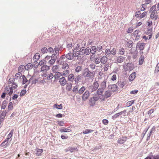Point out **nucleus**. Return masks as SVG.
Wrapping results in <instances>:
<instances>
[{"mask_svg": "<svg viewBox=\"0 0 159 159\" xmlns=\"http://www.w3.org/2000/svg\"><path fill=\"white\" fill-rule=\"evenodd\" d=\"M83 75L84 77H93L94 73L93 72H91L88 69H84L83 73Z\"/></svg>", "mask_w": 159, "mask_h": 159, "instance_id": "obj_1", "label": "nucleus"}, {"mask_svg": "<svg viewBox=\"0 0 159 159\" xmlns=\"http://www.w3.org/2000/svg\"><path fill=\"white\" fill-rule=\"evenodd\" d=\"M112 94L111 91L107 90L105 92L104 94L100 96V99L104 101L105 98H107L110 97Z\"/></svg>", "mask_w": 159, "mask_h": 159, "instance_id": "obj_2", "label": "nucleus"}, {"mask_svg": "<svg viewBox=\"0 0 159 159\" xmlns=\"http://www.w3.org/2000/svg\"><path fill=\"white\" fill-rule=\"evenodd\" d=\"M99 84L97 81L94 82L93 85L89 87V89H91V92H93L96 90L99 87Z\"/></svg>", "mask_w": 159, "mask_h": 159, "instance_id": "obj_3", "label": "nucleus"}, {"mask_svg": "<svg viewBox=\"0 0 159 159\" xmlns=\"http://www.w3.org/2000/svg\"><path fill=\"white\" fill-rule=\"evenodd\" d=\"M90 96L89 91L88 90L86 91L83 93L82 96V99L83 101H86Z\"/></svg>", "mask_w": 159, "mask_h": 159, "instance_id": "obj_4", "label": "nucleus"}, {"mask_svg": "<svg viewBox=\"0 0 159 159\" xmlns=\"http://www.w3.org/2000/svg\"><path fill=\"white\" fill-rule=\"evenodd\" d=\"M145 46V43H144L138 42L136 45L137 48H139L140 50H143L144 49Z\"/></svg>", "mask_w": 159, "mask_h": 159, "instance_id": "obj_5", "label": "nucleus"}, {"mask_svg": "<svg viewBox=\"0 0 159 159\" xmlns=\"http://www.w3.org/2000/svg\"><path fill=\"white\" fill-rule=\"evenodd\" d=\"M59 82L61 86H64L67 84V81L65 77H62L59 79Z\"/></svg>", "mask_w": 159, "mask_h": 159, "instance_id": "obj_6", "label": "nucleus"}, {"mask_svg": "<svg viewBox=\"0 0 159 159\" xmlns=\"http://www.w3.org/2000/svg\"><path fill=\"white\" fill-rule=\"evenodd\" d=\"M118 87L117 85L116 84L110 85L108 86V88L109 89H111V91L115 92L116 91Z\"/></svg>", "mask_w": 159, "mask_h": 159, "instance_id": "obj_7", "label": "nucleus"}, {"mask_svg": "<svg viewBox=\"0 0 159 159\" xmlns=\"http://www.w3.org/2000/svg\"><path fill=\"white\" fill-rule=\"evenodd\" d=\"M125 59V57L122 56H120L117 57L116 59V61L117 63H120L123 62Z\"/></svg>", "mask_w": 159, "mask_h": 159, "instance_id": "obj_8", "label": "nucleus"}, {"mask_svg": "<svg viewBox=\"0 0 159 159\" xmlns=\"http://www.w3.org/2000/svg\"><path fill=\"white\" fill-rule=\"evenodd\" d=\"M141 32L137 30L135 31L134 32V36L135 37V40H138L140 37V33Z\"/></svg>", "mask_w": 159, "mask_h": 159, "instance_id": "obj_9", "label": "nucleus"}, {"mask_svg": "<svg viewBox=\"0 0 159 159\" xmlns=\"http://www.w3.org/2000/svg\"><path fill=\"white\" fill-rule=\"evenodd\" d=\"M13 90L11 87L7 86L5 88V92L7 94L11 95L13 93Z\"/></svg>", "mask_w": 159, "mask_h": 159, "instance_id": "obj_10", "label": "nucleus"}, {"mask_svg": "<svg viewBox=\"0 0 159 159\" xmlns=\"http://www.w3.org/2000/svg\"><path fill=\"white\" fill-rule=\"evenodd\" d=\"M127 138L126 137H123L119 138L117 141V143L119 144L124 143L126 141Z\"/></svg>", "mask_w": 159, "mask_h": 159, "instance_id": "obj_11", "label": "nucleus"}, {"mask_svg": "<svg viewBox=\"0 0 159 159\" xmlns=\"http://www.w3.org/2000/svg\"><path fill=\"white\" fill-rule=\"evenodd\" d=\"M133 65L131 63H127L125 66V69L126 70H131L133 69Z\"/></svg>", "mask_w": 159, "mask_h": 159, "instance_id": "obj_12", "label": "nucleus"}, {"mask_svg": "<svg viewBox=\"0 0 159 159\" xmlns=\"http://www.w3.org/2000/svg\"><path fill=\"white\" fill-rule=\"evenodd\" d=\"M103 45V44L102 42H100L98 43L97 44L96 49L97 51L98 52H101L102 49V46Z\"/></svg>", "mask_w": 159, "mask_h": 159, "instance_id": "obj_13", "label": "nucleus"}, {"mask_svg": "<svg viewBox=\"0 0 159 159\" xmlns=\"http://www.w3.org/2000/svg\"><path fill=\"white\" fill-rule=\"evenodd\" d=\"M50 69L49 66L46 65H43L41 68V71H45V72L48 70Z\"/></svg>", "mask_w": 159, "mask_h": 159, "instance_id": "obj_14", "label": "nucleus"}, {"mask_svg": "<svg viewBox=\"0 0 159 159\" xmlns=\"http://www.w3.org/2000/svg\"><path fill=\"white\" fill-rule=\"evenodd\" d=\"M100 61L102 64H105L107 61L108 58L106 56H104L100 58Z\"/></svg>", "mask_w": 159, "mask_h": 159, "instance_id": "obj_15", "label": "nucleus"}, {"mask_svg": "<svg viewBox=\"0 0 159 159\" xmlns=\"http://www.w3.org/2000/svg\"><path fill=\"white\" fill-rule=\"evenodd\" d=\"M67 76V80L69 81L73 82L74 80V75L73 74H70Z\"/></svg>", "mask_w": 159, "mask_h": 159, "instance_id": "obj_16", "label": "nucleus"}, {"mask_svg": "<svg viewBox=\"0 0 159 159\" xmlns=\"http://www.w3.org/2000/svg\"><path fill=\"white\" fill-rule=\"evenodd\" d=\"M66 58L68 60H72L73 59L74 57L72 53L69 52L66 55Z\"/></svg>", "mask_w": 159, "mask_h": 159, "instance_id": "obj_17", "label": "nucleus"}, {"mask_svg": "<svg viewBox=\"0 0 159 159\" xmlns=\"http://www.w3.org/2000/svg\"><path fill=\"white\" fill-rule=\"evenodd\" d=\"M82 78L81 75H78L76 78H75L74 81L75 84H78L79 81L81 80Z\"/></svg>", "mask_w": 159, "mask_h": 159, "instance_id": "obj_18", "label": "nucleus"}, {"mask_svg": "<svg viewBox=\"0 0 159 159\" xmlns=\"http://www.w3.org/2000/svg\"><path fill=\"white\" fill-rule=\"evenodd\" d=\"M7 112L6 110L2 111L1 110L0 115V118L1 119L3 120L5 118Z\"/></svg>", "mask_w": 159, "mask_h": 159, "instance_id": "obj_19", "label": "nucleus"}, {"mask_svg": "<svg viewBox=\"0 0 159 159\" xmlns=\"http://www.w3.org/2000/svg\"><path fill=\"white\" fill-rule=\"evenodd\" d=\"M136 76V73L135 72L132 73L129 76V79L130 81H131L135 79Z\"/></svg>", "mask_w": 159, "mask_h": 159, "instance_id": "obj_20", "label": "nucleus"}, {"mask_svg": "<svg viewBox=\"0 0 159 159\" xmlns=\"http://www.w3.org/2000/svg\"><path fill=\"white\" fill-rule=\"evenodd\" d=\"M59 52L58 47L56 46L55 48L53 49V54L59 56Z\"/></svg>", "mask_w": 159, "mask_h": 159, "instance_id": "obj_21", "label": "nucleus"}, {"mask_svg": "<svg viewBox=\"0 0 159 159\" xmlns=\"http://www.w3.org/2000/svg\"><path fill=\"white\" fill-rule=\"evenodd\" d=\"M106 81L105 80L102 82L100 84V87L105 89L107 87L106 86Z\"/></svg>", "mask_w": 159, "mask_h": 159, "instance_id": "obj_22", "label": "nucleus"}, {"mask_svg": "<svg viewBox=\"0 0 159 159\" xmlns=\"http://www.w3.org/2000/svg\"><path fill=\"white\" fill-rule=\"evenodd\" d=\"M105 89L102 88H99L97 91V94L98 95H101L103 94Z\"/></svg>", "mask_w": 159, "mask_h": 159, "instance_id": "obj_23", "label": "nucleus"}, {"mask_svg": "<svg viewBox=\"0 0 159 159\" xmlns=\"http://www.w3.org/2000/svg\"><path fill=\"white\" fill-rule=\"evenodd\" d=\"M22 75L21 73L18 72L16 74L15 76V79L16 80L20 79L21 80L22 78Z\"/></svg>", "mask_w": 159, "mask_h": 159, "instance_id": "obj_24", "label": "nucleus"}, {"mask_svg": "<svg viewBox=\"0 0 159 159\" xmlns=\"http://www.w3.org/2000/svg\"><path fill=\"white\" fill-rule=\"evenodd\" d=\"M62 64V66L61 68L63 69L67 70L69 68V65L67 63L63 62Z\"/></svg>", "mask_w": 159, "mask_h": 159, "instance_id": "obj_25", "label": "nucleus"}, {"mask_svg": "<svg viewBox=\"0 0 159 159\" xmlns=\"http://www.w3.org/2000/svg\"><path fill=\"white\" fill-rule=\"evenodd\" d=\"M59 130L61 133L70 132L71 131L70 129L66 128L60 129Z\"/></svg>", "mask_w": 159, "mask_h": 159, "instance_id": "obj_26", "label": "nucleus"}, {"mask_svg": "<svg viewBox=\"0 0 159 159\" xmlns=\"http://www.w3.org/2000/svg\"><path fill=\"white\" fill-rule=\"evenodd\" d=\"M43 150L42 149H39L38 148H37L35 149L36 154V155L38 156H40L41 155V153L43 152Z\"/></svg>", "mask_w": 159, "mask_h": 159, "instance_id": "obj_27", "label": "nucleus"}, {"mask_svg": "<svg viewBox=\"0 0 159 159\" xmlns=\"http://www.w3.org/2000/svg\"><path fill=\"white\" fill-rule=\"evenodd\" d=\"M90 51L91 54H94L97 51L96 48L94 46H92L90 49Z\"/></svg>", "mask_w": 159, "mask_h": 159, "instance_id": "obj_28", "label": "nucleus"}, {"mask_svg": "<svg viewBox=\"0 0 159 159\" xmlns=\"http://www.w3.org/2000/svg\"><path fill=\"white\" fill-rule=\"evenodd\" d=\"M61 75H62L60 72H56L54 75V78L55 80H58V78Z\"/></svg>", "mask_w": 159, "mask_h": 159, "instance_id": "obj_29", "label": "nucleus"}, {"mask_svg": "<svg viewBox=\"0 0 159 159\" xmlns=\"http://www.w3.org/2000/svg\"><path fill=\"white\" fill-rule=\"evenodd\" d=\"M133 44V42L132 41L130 40L126 43V46L127 47L130 48L132 47Z\"/></svg>", "mask_w": 159, "mask_h": 159, "instance_id": "obj_30", "label": "nucleus"}, {"mask_svg": "<svg viewBox=\"0 0 159 159\" xmlns=\"http://www.w3.org/2000/svg\"><path fill=\"white\" fill-rule=\"evenodd\" d=\"M40 57V55L39 53H36L35 54L33 57V60H34V61L37 62V61L39 60Z\"/></svg>", "mask_w": 159, "mask_h": 159, "instance_id": "obj_31", "label": "nucleus"}, {"mask_svg": "<svg viewBox=\"0 0 159 159\" xmlns=\"http://www.w3.org/2000/svg\"><path fill=\"white\" fill-rule=\"evenodd\" d=\"M70 71L69 70H64L63 72L62 75L64 76L65 77H67L68 76L70 73Z\"/></svg>", "mask_w": 159, "mask_h": 159, "instance_id": "obj_32", "label": "nucleus"}, {"mask_svg": "<svg viewBox=\"0 0 159 159\" xmlns=\"http://www.w3.org/2000/svg\"><path fill=\"white\" fill-rule=\"evenodd\" d=\"M77 150V148L76 147H70L67 149V151H69L72 152Z\"/></svg>", "mask_w": 159, "mask_h": 159, "instance_id": "obj_33", "label": "nucleus"}, {"mask_svg": "<svg viewBox=\"0 0 159 159\" xmlns=\"http://www.w3.org/2000/svg\"><path fill=\"white\" fill-rule=\"evenodd\" d=\"M33 66V65L32 64L29 63L25 66V70H29L31 69L32 68Z\"/></svg>", "mask_w": 159, "mask_h": 159, "instance_id": "obj_34", "label": "nucleus"}, {"mask_svg": "<svg viewBox=\"0 0 159 159\" xmlns=\"http://www.w3.org/2000/svg\"><path fill=\"white\" fill-rule=\"evenodd\" d=\"M118 52H118V54L119 55H124V56L126 55H125V50L124 48H122L120 49L119 50Z\"/></svg>", "mask_w": 159, "mask_h": 159, "instance_id": "obj_35", "label": "nucleus"}, {"mask_svg": "<svg viewBox=\"0 0 159 159\" xmlns=\"http://www.w3.org/2000/svg\"><path fill=\"white\" fill-rule=\"evenodd\" d=\"M79 51H77L76 50V49H74L72 52L73 55V56L74 57H77L80 55V54H79Z\"/></svg>", "mask_w": 159, "mask_h": 159, "instance_id": "obj_36", "label": "nucleus"}, {"mask_svg": "<svg viewBox=\"0 0 159 159\" xmlns=\"http://www.w3.org/2000/svg\"><path fill=\"white\" fill-rule=\"evenodd\" d=\"M121 113H122L121 112H119L117 113L116 114L112 116V119L113 120H115L117 118L120 117V116L121 115ZM120 117H121V116H120Z\"/></svg>", "mask_w": 159, "mask_h": 159, "instance_id": "obj_37", "label": "nucleus"}, {"mask_svg": "<svg viewBox=\"0 0 159 159\" xmlns=\"http://www.w3.org/2000/svg\"><path fill=\"white\" fill-rule=\"evenodd\" d=\"M72 84L70 83H67L66 85V89L69 91L71 90Z\"/></svg>", "mask_w": 159, "mask_h": 159, "instance_id": "obj_38", "label": "nucleus"}, {"mask_svg": "<svg viewBox=\"0 0 159 159\" xmlns=\"http://www.w3.org/2000/svg\"><path fill=\"white\" fill-rule=\"evenodd\" d=\"M85 90V88L84 86H82L78 90V93L79 94H82Z\"/></svg>", "mask_w": 159, "mask_h": 159, "instance_id": "obj_39", "label": "nucleus"}, {"mask_svg": "<svg viewBox=\"0 0 159 159\" xmlns=\"http://www.w3.org/2000/svg\"><path fill=\"white\" fill-rule=\"evenodd\" d=\"M144 60V57L143 56L141 55L139 58V64L142 65L143 62Z\"/></svg>", "mask_w": 159, "mask_h": 159, "instance_id": "obj_40", "label": "nucleus"}, {"mask_svg": "<svg viewBox=\"0 0 159 159\" xmlns=\"http://www.w3.org/2000/svg\"><path fill=\"white\" fill-rule=\"evenodd\" d=\"M111 50L109 49H106L105 52V56L109 57L111 55Z\"/></svg>", "mask_w": 159, "mask_h": 159, "instance_id": "obj_41", "label": "nucleus"}, {"mask_svg": "<svg viewBox=\"0 0 159 159\" xmlns=\"http://www.w3.org/2000/svg\"><path fill=\"white\" fill-rule=\"evenodd\" d=\"M22 80L23 84H25L28 82V80L24 75H22V77L21 80Z\"/></svg>", "mask_w": 159, "mask_h": 159, "instance_id": "obj_42", "label": "nucleus"}, {"mask_svg": "<svg viewBox=\"0 0 159 159\" xmlns=\"http://www.w3.org/2000/svg\"><path fill=\"white\" fill-rule=\"evenodd\" d=\"M9 140L6 139L2 142L1 144V146L2 147H3L5 145L8 146L9 144H8Z\"/></svg>", "mask_w": 159, "mask_h": 159, "instance_id": "obj_43", "label": "nucleus"}, {"mask_svg": "<svg viewBox=\"0 0 159 159\" xmlns=\"http://www.w3.org/2000/svg\"><path fill=\"white\" fill-rule=\"evenodd\" d=\"M25 69V66L23 65H21L18 68L19 72L21 73Z\"/></svg>", "mask_w": 159, "mask_h": 159, "instance_id": "obj_44", "label": "nucleus"}, {"mask_svg": "<svg viewBox=\"0 0 159 159\" xmlns=\"http://www.w3.org/2000/svg\"><path fill=\"white\" fill-rule=\"evenodd\" d=\"M59 56L54 54H52V55L51 56V59L53 60L54 61H56L58 58V57H59Z\"/></svg>", "mask_w": 159, "mask_h": 159, "instance_id": "obj_45", "label": "nucleus"}, {"mask_svg": "<svg viewBox=\"0 0 159 159\" xmlns=\"http://www.w3.org/2000/svg\"><path fill=\"white\" fill-rule=\"evenodd\" d=\"M7 105V102L6 100H4L2 103L1 106V110L4 109Z\"/></svg>", "mask_w": 159, "mask_h": 159, "instance_id": "obj_46", "label": "nucleus"}, {"mask_svg": "<svg viewBox=\"0 0 159 159\" xmlns=\"http://www.w3.org/2000/svg\"><path fill=\"white\" fill-rule=\"evenodd\" d=\"M89 101L90 103V106H93L95 105V101L93 97L90 98Z\"/></svg>", "mask_w": 159, "mask_h": 159, "instance_id": "obj_47", "label": "nucleus"}, {"mask_svg": "<svg viewBox=\"0 0 159 159\" xmlns=\"http://www.w3.org/2000/svg\"><path fill=\"white\" fill-rule=\"evenodd\" d=\"M134 101L133 100L128 102L126 103V106L127 107H129L131 106L134 103Z\"/></svg>", "mask_w": 159, "mask_h": 159, "instance_id": "obj_48", "label": "nucleus"}, {"mask_svg": "<svg viewBox=\"0 0 159 159\" xmlns=\"http://www.w3.org/2000/svg\"><path fill=\"white\" fill-rule=\"evenodd\" d=\"M79 53L80 54V55H83L84 54H85L84 48L83 47L81 48L79 51Z\"/></svg>", "mask_w": 159, "mask_h": 159, "instance_id": "obj_49", "label": "nucleus"}, {"mask_svg": "<svg viewBox=\"0 0 159 159\" xmlns=\"http://www.w3.org/2000/svg\"><path fill=\"white\" fill-rule=\"evenodd\" d=\"M58 68V66L57 65H56L53 66L52 68V70L53 72L55 73L57 72L56 71H57V69Z\"/></svg>", "mask_w": 159, "mask_h": 159, "instance_id": "obj_50", "label": "nucleus"}, {"mask_svg": "<svg viewBox=\"0 0 159 159\" xmlns=\"http://www.w3.org/2000/svg\"><path fill=\"white\" fill-rule=\"evenodd\" d=\"M46 61L45 60H43L41 61H40L39 63L38 64V65H37V66H38V65H39L40 66H42V65H46Z\"/></svg>", "mask_w": 159, "mask_h": 159, "instance_id": "obj_51", "label": "nucleus"}, {"mask_svg": "<svg viewBox=\"0 0 159 159\" xmlns=\"http://www.w3.org/2000/svg\"><path fill=\"white\" fill-rule=\"evenodd\" d=\"M90 53V48L89 47L84 49V53L86 55H88Z\"/></svg>", "mask_w": 159, "mask_h": 159, "instance_id": "obj_52", "label": "nucleus"}, {"mask_svg": "<svg viewBox=\"0 0 159 159\" xmlns=\"http://www.w3.org/2000/svg\"><path fill=\"white\" fill-rule=\"evenodd\" d=\"M54 75L52 73H50L48 74L47 76V79L50 80H52V79L54 77Z\"/></svg>", "mask_w": 159, "mask_h": 159, "instance_id": "obj_53", "label": "nucleus"}, {"mask_svg": "<svg viewBox=\"0 0 159 159\" xmlns=\"http://www.w3.org/2000/svg\"><path fill=\"white\" fill-rule=\"evenodd\" d=\"M125 82L123 81L119 82L118 86L120 88H123L125 85Z\"/></svg>", "mask_w": 159, "mask_h": 159, "instance_id": "obj_54", "label": "nucleus"}, {"mask_svg": "<svg viewBox=\"0 0 159 159\" xmlns=\"http://www.w3.org/2000/svg\"><path fill=\"white\" fill-rule=\"evenodd\" d=\"M100 58L99 57H96V59L94 60L95 64H99L101 62V61H100Z\"/></svg>", "mask_w": 159, "mask_h": 159, "instance_id": "obj_55", "label": "nucleus"}, {"mask_svg": "<svg viewBox=\"0 0 159 159\" xmlns=\"http://www.w3.org/2000/svg\"><path fill=\"white\" fill-rule=\"evenodd\" d=\"M78 86L76 85L72 89V91L73 92H74L76 93H78Z\"/></svg>", "mask_w": 159, "mask_h": 159, "instance_id": "obj_56", "label": "nucleus"}, {"mask_svg": "<svg viewBox=\"0 0 159 159\" xmlns=\"http://www.w3.org/2000/svg\"><path fill=\"white\" fill-rule=\"evenodd\" d=\"M41 53L44 54L47 52V48L46 47H44L41 49Z\"/></svg>", "mask_w": 159, "mask_h": 159, "instance_id": "obj_57", "label": "nucleus"}, {"mask_svg": "<svg viewBox=\"0 0 159 159\" xmlns=\"http://www.w3.org/2000/svg\"><path fill=\"white\" fill-rule=\"evenodd\" d=\"M93 131V130L89 129H87L83 131V133L84 134H88L89 133H91Z\"/></svg>", "mask_w": 159, "mask_h": 159, "instance_id": "obj_58", "label": "nucleus"}, {"mask_svg": "<svg viewBox=\"0 0 159 159\" xmlns=\"http://www.w3.org/2000/svg\"><path fill=\"white\" fill-rule=\"evenodd\" d=\"M13 108V103L12 102H10L8 105V109L9 110H11Z\"/></svg>", "mask_w": 159, "mask_h": 159, "instance_id": "obj_59", "label": "nucleus"}, {"mask_svg": "<svg viewBox=\"0 0 159 159\" xmlns=\"http://www.w3.org/2000/svg\"><path fill=\"white\" fill-rule=\"evenodd\" d=\"M82 70V66H77L75 69V71L77 73L79 72Z\"/></svg>", "mask_w": 159, "mask_h": 159, "instance_id": "obj_60", "label": "nucleus"}, {"mask_svg": "<svg viewBox=\"0 0 159 159\" xmlns=\"http://www.w3.org/2000/svg\"><path fill=\"white\" fill-rule=\"evenodd\" d=\"M12 87H11L13 90L15 89H16L17 87V84L16 83H14L12 84Z\"/></svg>", "mask_w": 159, "mask_h": 159, "instance_id": "obj_61", "label": "nucleus"}, {"mask_svg": "<svg viewBox=\"0 0 159 159\" xmlns=\"http://www.w3.org/2000/svg\"><path fill=\"white\" fill-rule=\"evenodd\" d=\"M56 106V108L58 109H61L62 108V104H60V105H57L55 104L54 105V106Z\"/></svg>", "mask_w": 159, "mask_h": 159, "instance_id": "obj_62", "label": "nucleus"}, {"mask_svg": "<svg viewBox=\"0 0 159 159\" xmlns=\"http://www.w3.org/2000/svg\"><path fill=\"white\" fill-rule=\"evenodd\" d=\"M111 54L113 55H115L116 54V49L115 48L112 49L111 50Z\"/></svg>", "mask_w": 159, "mask_h": 159, "instance_id": "obj_63", "label": "nucleus"}, {"mask_svg": "<svg viewBox=\"0 0 159 159\" xmlns=\"http://www.w3.org/2000/svg\"><path fill=\"white\" fill-rule=\"evenodd\" d=\"M152 159H159L158 155H152Z\"/></svg>", "mask_w": 159, "mask_h": 159, "instance_id": "obj_64", "label": "nucleus"}]
</instances>
